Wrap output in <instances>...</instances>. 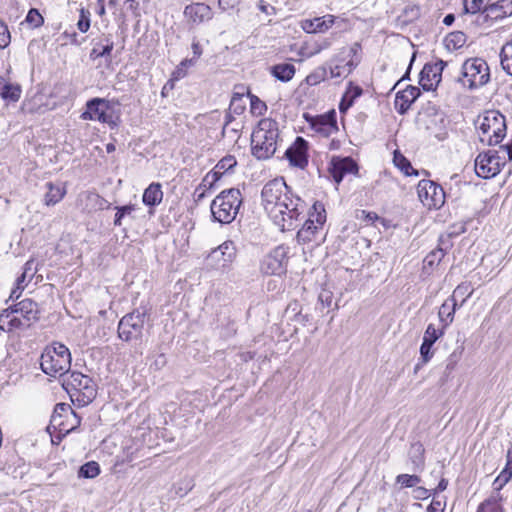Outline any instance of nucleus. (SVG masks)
<instances>
[{
    "mask_svg": "<svg viewBox=\"0 0 512 512\" xmlns=\"http://www.w3.org/2000/svg\"><path fill=\"white\" fill-rule=\"evenodd\" d=\"M512 478V446L507 450L506 453V464L504 469L500 473V480L502 482H509Z\"/></svg>",
    "mask_w": 512,
    "mask_h": 512,
    "instance_id": "48",
    "label": "nucleus"
},
{
    "mask_svg": "<svg viewBox=\"0 0 512 512\" xmlns=\"http://www.w3.org/2000/svg\"><path fill=\"white\" fill-rule=\"evenodd\" d=\"M11 41L10 32L7 25L0 20V49L6 48Z\"/></svg>",
    "mask_w": 512,
    "mask_h": 512,
    "instance_id": "55",
    "label": "nucleus"
},
{
    "mask_svg": "<svg viewBox=\"0 0 512 512\" xmlns=\"http://www.w3.org/2000/svg\"><path fill=\"white\" fill-rule=\"evenodd\" d=\"M433 345L422 342L420 346V358L418 363L415 365L414 371H417L426 363H428L434 355L432 350Z\"/></svg>",
    "mask_w": 512,
    "mask_h": 512,
    "instance_id": "39",
    "label": "nucleus"
},
{
    "mask_svg": "<svg viewBox=\"0 0 512 512\" xmlns=\"http://www.w3.org/2000/svg\"><path fill=\"white\" fill-rule=\"evenodd\" d=\"M420 95V89L412 85H408L404 90L397 92L394 102L397 112L402 115L405 114Z\"/></svg>",
    "mask_w": 512,
    "mask_h": 512,
    "instance_id": "21",
    "label": "nucleus"
},
{
    "mask_svg": "<svg viewBox=\"0 0 512 512\" xmlns=\"http://www.w3.org/2000/svg\"><path fill=\"white\" fill-rule=\"evenodd\" d=\"M117 213L115 214L114 225L121 226L122 218L126 215H130L135 210V205L129 204L124 206L115 207Z\"/></svg>",
    "mask_w": 512,
    "mask_h": 512,
    "instance_id": "51",
    "label": "nucleus"
},
{
    "mask_svg": "<svg viewBox=\"0 0 512 512\" xmlns=\"http://www.w3.org/2000/svg\"><path fill=\"white\" fill-rule=\"evenodd\" d=\"M151 324L145 309H135L124 315L118 323V337L128 343L141 344L150 333Z\"/></svg>",
    "mask_w": 512,
    "mask_h": 512,
    "instance_id": "4",
    "label": "nucleus"
},
{
    "mask_svg": "<svg viewBox=\"0 0 512 512\" xmlns=\"http://www.w3.org/2000/svg\"><path fill=\"white\" fill-rule=\"evenodd\" d=\"M396 482L401 484L403 487H414L421 482V478L417 475L400 474L396 477Z\"/></svg>",
    "mask_w": 512,
    "mask_h": 512,
    "instance_id": "50",
    "label": "nucleus"
},
{
    "mask_svg": "<svg viewBox=\"0 0 512 512\" xmlns=\"http://www.w3.org/2000/svg\"><path fill=\"white\" fill-rule=\"evenodd\" d=\"M466 41L467 36L462 31L451 32L445 37L444 40L445 46L449 50H457L462 48L465 45Z\"/></svg>",
    "mask_w": 512,
    "mask_h": 512,
    "instance_id": "32",
    "label": "nucleus"
},
{
    "mask_svg": "<svg viewBox=\"0 0 512 512\" xmlns=\"http://www.w3.org/2000/svg\"><path fill=\"white\" fill-rule=\"evenodd\" d=\"M114 48V43L110 39H106V44L99 49L98 47H94L90 52V58L95 60L99 57H105L111 59V52Z\"/></svg>",
    "mask_w": 512,
    "mask_h": 512,
    "instance_id": "40",
    "label": "nucleus"
},
{
    "mask_svg": "<svg viewBox=\"0 0 512 512\" xmlns=\"http://www.w3.org/2000/svg\"><path fill=\"white\" fill-rule=\"evenodd\" d=\"M463 346H458L447 358L445 372L450 373L454 370L463 354Z\"/></svg>",
    "mask_w": 512,
    "mask_h": 512,
    "instance_id": "45",
    "label": "nucleus"
},
{
    "mask_svg": "<svg viewBox=\"0 0 512 512\" xmlns=\"http://www.w3.org/2000/svg\"><path fill=\"white\" fill-rule=\"evenodd\" d=\"M319 301L323 304L329 307L331 305L332 297L329 292H323L319 295Z\"/></svg>",
    "mask_w": 512,
    "mask_h": 512,
    "instance_id": "63",
    "label": "nucleus"
},
{
    "mask_svg": "<svg viewBox=\"0 0 512 512\" xmlns=\"http://www.w3.org/2000/svg\"><path fill=\"white\" fill-rule=\"evenodd\" d=\"M445 329H436L434 324H429L424 332L423 341L424 343L434 345V343L444 334Z\"/></svg>",
    "mask_w": 512,
    "mask_h": 512,
    "instance_id": "41",
    "label": "nucleus"
},
{
    "mask_svg": "<svg viewBox=\"0 0 512 512\" xmlns=\"http://www.w3.org/2000/svg\"><path fill=\"white\" fill-rule=\"evenodd\" d=\"M456 307L457 302L449 298L440 306L438 317L443 329H446L453 322Z\"/></svg>",
    "mask_w": 512,
    "mask_h": 512,
    "instance_id": "25",
    "label": "nucleus"
},
{
    "mask_svg": "<svg viewBox=\"0 0 512 512\" xmlns=\"http://www.w3.org/2000/svg\"><path fill=\"white\" fill-rule=\"evenodd\" d=\"M304 118L315 132L324 137H329L338 131L336 112L334 109L316 116L305 113Z\"/></svg>",
    "mask_w": 512,
    "mask_h": 512,
    "instance_id": "15",
    "label": "nucleus"
},
{
    "mask_svg": "<svg viewBox=\"0 0 512 512\" xmlns=\"http://www.w3.org/2000/svg\"><path fill=\"white\" fill-rule=\"evenodd\" d=\"M425 449L422 443L414 442L410 446L409 459L413 464V471H421L425 464Z\"/></svg>",
    "mask_w": 512,
    "mask_h": 512,
    "instance_id": "28",
    "label": "nucleus"
},
{
    "mask_svg": "<svg viewBox=\"0 0 512 512\" xmlns=\"http://www.w3.org/2000/svg\"><path fill=\"white\" fill-rule=\"evenodd\" d=\"M462 76L467 79L470 89H477L489 82V66L482 58L467 59L462 65Z\"/></svg>",
    "mask_w": 512,
    "mask_h": 512,
    "instance_id": "10",
    "label": "nucleus"
},
{
    "mask_svg": "<svg viewBox=\"0 0 512 512\" xmlns=\"http://www.w3.org/2000/svg\"><path fill=\"white\" fill-rule=\"evenodd\" d=\"M37 272V268L33 259L28 260L23 266L22 274L17 278V289L23 290L25 286L32 280Z\"/></svg>",
    "mask_w": 512,
    "mask_h": 512,
    "instance_id": "30",
    "label": "nucleus"
},
{
    "mask_svg": "<svg viewBox=\"0 0 512 512\" xmlns=\"http://www.w3.org/2000/svg\"><path fill=\"white\" fill-rule=\"evenodd\" d=\"M502 496L498 492H493L491 496L480 504L477 512H504L500 501Z\"/></svg>",
    "mask_w": 512,
    "mask_h": 512,
    "instance_id": "31",
    "label": "nucleus"
},
{
    "mask_svg": "<svg viewBox=\"0 0 512 512\" xmlns=\"http://www.w3.org/2000/svg\"><path fill=\"white\" fill-rule=\"evenodd\" d=\"M415 492L417 493L416 498L417 499H426L430 496V492L428 489L424 487H418L416 488Z\"/></svg>",
    "mask_w": 512,
    "mask_h": 512,
    "instance_id": "64",
    "label": "nucleus"
},
{
    "mask_svg": "<svg viewBox=\"0 0 512 512\" xmlns=\"http://www.w3.org/2000/svg\"><path fill=\"white\" fill-rule=\"evenodd\" d=\"M326 221V211L324 205L316 201L312 205V211L309 212V218L305 221L302 228L297 232L296 239L298 243H309L316 240V235L322 229Z\"/></svg>",
    "mask_w": 512,
    "mask_h": 512,
    "instance_id": "9",
    "label": "nucleus"
},
{
    "mask_svg": "<svg viewBox=\"0 0 512 512\" xmlns=\"http://www.w3.org/2000/svg\"><path fill=\"white\" fill-rule=\"evenodd\" d=\"M87 200L99 210L109 209L111 204L97 193H88Z\"/></svg>",
    "mask_w": 512,
    "mask_h": 512,
    "instance_id": "49",
    "label": "nucleus"
},
{
    "mask_svg": "<svg viewBox=\"0 0 512 512\" xmlns=\"http://www.w3.org/2000/svg\"><path fill=\"white\" fill-rule=\"evenodd\" d=\"M503 9V6L499 4V2L497 3H491V4H487L484 6L483 8V14H485V18H494V19H497L499 17L502 16V14H504L505 12L502 11Z\"/></svg>",
    "mask_w": 512,
    "mask_h": 512,
    "instance_id": "46",
    "label": "nucleus"
},
{
    "mask_svg": "<svg viewBox=\"0 0 512 512\" xmlns=\"http://www.w3.org/2000/svg\"><path fill=\"white\" fill-rule=\"evenodd\" d=\"M245 104L242 101H236V100H231L230 101V106H229V111L232 112L233 114H236V115H241L244 111H245Z\"/></svg>",
    "mask_w": 512,
    "mask_h": 512,
    "instance_id": "58",
    "label": "nucleus"
},
{
    "mask_svg": "<svg viewBox=\"0 0 512 512\" xmlns=\"http://www.w3.org/2000/svg\"><path fill=\"white\" fill-rule=\"evenodd\" d=\"M26 22L33 28H38L43 25L44 18L35 8H31L26 15Z\"/></svg>",
    "mask_w": 512,
    "mask_h": 512,
    "instance_id": "47",
    "label": "nucleus"
},
{
    "mask_svg": "<svg viewBox=\"0 0 512 512\" xmlns=\"http://www.w3.org/2000/svg\"><path fill=\"white\" fill-rule=\"evenodd\" d=\"M361 94L362 89L358 86L346 91L339 104L340 112L345 113L353 105L355 99Z\"/></svg>",
    "mask_w": 512,
    "mask_h": 512,
    "instance_id": "34",
    "label": "nucleus"
},
{
    "mask_svg": "<svg viewBox=\"0 0 512 512\" xmlns=\"http://www.w3.org/2000/svg\"><path fill=\"white\" fill-rule=\"evenodd\" d=\"M359 59L356 62L354 60H349L347 62L341 61L340 63H336L334 65H330V77L338 78V77H346L349 75L352 70L358 65Z\"/></svg>",
    "mask_w": 512,
    "mask_h": 512,
    "instance_id": "29",
    "label": "nucleus"
},
{
    "mask_svg": "<svg viewBox=\"0 0 512 512\" xmlns=\"http://www.w3.org/2000/svg\"><path fill=\"white\" fill-rule=\"evenodd\" d=\"M237 248L233 241L227 240L213 249L208 255V261L215 263L217 267L226 268L236 258Z\"/></svg>",
    "mask_w": 512,
    "mask_h": 512,
    "instance_id": "20",
    "label": "nucleus"
},
{
    "mask_svg": "<svg viewBox=\"0 0 512 512\" xmlns=\"http://www.w3.org/2000/svg\"><path fill=\"white\" fill-rule=\"evenodd\" d=\"M0 96L4 100L17 102L21 96V87L13 84L0 75Z\"/></svg>",
    "mask_w": 512,
    "mask_h": 512,
    "instance_id": "23",
    "label": "nucleus"
},
{
    "mask_svg": "<svg viewBox=\"0 0 512 512\" xmlns=\"http://www.w3.org/2000/svg\"><path fill=\"white\" fill-rule=\"evenodd\" d=\"M258 8L261 12L266 15H272L275 13V8L264 0H260L258 3Z\"/></svg>",
    "mask_w": 512,
    "mask_h": 512,
    "instance_id": "60",
    "label": "nucleus"
},
{
    "mask_svg": "<svg viewBox=\"0 0 512 512\" xmlns=\"http://www.w3.org/2000/svg\"><path fill=\"white\" fill-rule=\"evenodd\" d=\"M393 162L397 168H399L405 175L418 176V171L414 169L410 163V161L404 157L400 152L396 151L394 153Z\"/></svg>",
    "mask_w": 512,
    "mask_h": 512,
    "instance_id": "35",
    "label": "nucleus"
},
{
    "mask_svg": "<svg viewBox=\"0 0 512 512\" xmlns=\"http://www.w3.org/2000/svg\"><path fill=\"white\" fill-rule=\"evenodd\" d=\"M417 193L419 200L429 209L440 208L445 202V192L443 188L431 180H421L417 185Z\"/></svg>",
    "mask_w": 512,
    "mask_h": 512,
    "instance_id": "12",
    "label": "nucleus"
},
{
    "mask_svg": "<svg viewBox=\"0 0 512 512\" xmlns=\"http://www.w3.org/2000/svg\"><path fill=\"white\" fill-rule=\"evenodd\" d=\"M41 370L51 377L64 376L71 367V353L62 343L47 346L40 357Z\"/></svg>",
    "mask_w": 512,
    "mask_h": 512,
    "instance_id": "5",
    "label": "nucleus"
},
{
    "mask_svg": "<svg viewBox=\"0 0 512 512\" xmlns=\"http://www.w3.org/2000/svg\"><path fill=\"white\" fill-rule=\"evenodd\" d=\"M335 19V16L330 14L325 15L323 17L315 18L313 21L310 22L311 31L315 33L325 32L330 27H332V25L335 22Z\"/></svg>",
    "mask_w": 512,
    "mask_h": 512,
    "instance_id": "36",
    "label": "nucleus"
},
{
    "mask_svg": "<svg viewBox=\"0 0 512 512\" xmlns=\"http://www.w3.org/2000/svg\"><path fill=\"white\" fill-rule=\"evenodd\" d=\"M237 164V161L234 156H225L223 157L216 165V168L219 170H222L224 173L231 170L235 165Z\"/></svg>",
    "mask_w": 512,
    "mask_h": 512,
    "instance_id": "54",
    "label": "nucleus"
},
{
    "mask_svg": "<svg viewBox=\"0 0 512 512\" xmlns=\"http://www.w3.org/2000/svg\"><path fill=\"white\" fill-rule=\"evenodd\" d=\"M278 138V123L271 118L261 119L251 135L252 155L259 160L269 159L276 152Z\"/></svg>",
    "mask_w": 512,
    "mask_h": 512,
    "instance_id": "3",
    "label": "nucleus"
},
{
    "mask_svg": "<svg viewBox=\"0 0 512 512\" xmlns=\"http://www.w3.org/2000/svg\"><path fill=\"white\" fill-rule=\"evenodd\" d=\"M288 247L284 245L277 246L268 255H266L261 263V271L267 275L281 276L287 271L288 263Z\"/></svg>",
    "mask_w": 512,
    "mask_h": 512,
    "instance_id": "14",
    "label": "nucleus"
},
{
    "mask_svg": "<svg viewBox=\"0 0 512 512\" xmlns=\"http://www.w3.org/2000/svg\"><path fill=\"white\" fill-rule=\"evenodd\" d=\"M238 3V0H219L218 5L221 9L227 10L233 8Z\"/></svg>",
    "mask_w": 512,
    "mask_h": 512,
    "instance_id": "62",
    "label": "nucleus"
},
{
    "mask_svg": "<svg viewBox=\"0 0 512 512\" xmlns=\"http://www.w3.org/2000/svg\"><path fill=\"white\" fill-rule=\"evenodd\" d=\"M504 159L498 155L497 151L489 150L480 153L475 159V172L478 177L489 179L496 176L504 165Z\"/></svg>",
    "mask_w": 512,
    "mask_h": 512,
    "instance_id": "13",
    "label": "nucleus"
},
{
    "mask_svg": "<svg viewBox=\"0 0 512 512\" xmlns=\"http://www.w3.org/2000/svg\"><path fill=\"white\" fill-rule=\"evenodd\" d=\"M261 199L264 210L281 231L294 229L307 209L305 201L292 192L283 177L268 181L262 188Z\"/></svg>",
    "mask_w": 512,
    "mask_h": 512,
    "instance_id": "1",
    "label": "nucleus"
},
{
    "mask_svg": "<svg viewBox=\"0 0 512 512\" xmlns=\"http://www.w3.org/2000/svg\"><path fill=\"white\" fill-rule=\"evenodd\" d=\"M308 142L301 136H297L293 144L285 151V158L289 164L299 169H305L308 165Z\"/></svg>",
    "mask_w": 512,
    "mask_h": 512,
    "instance_id": "19",
    "label": "nucleus"
},
{
    "mask_svg": "<svg viewBox=\"0 0 512 512\" xmlns=\"http://www.w3.org/2000/svg\"><path fill=\"white\" fill-rule=\"evenodd\" d=\"M184 15L192 24L199 25L212 19L213 12L210 6L204 3H194L185 7Z\"/></svg>",
    "mask_w": 512,
    "mask_h": 512,
    "instance_id": "22",
    "label": "nucleus"
},
{
    "mask_svg": "<svg viewBox=\"0 0 512 512\" xmlns=\"http://www.w3.org/2000/svg\"><path fill=\"white\" fill-rule=\"evenodd\" d=\"M51 423L61 432L69 433L81 424V417L78 416L69 404H56L51 416Z\"/></svg>",
    "mask_w": 512,
    "mask_h": 512,
    "instance_id": "11",
    "label": "nucleus"
},
{
    "mask_svg": "<svg viewBox=\"0 0 512 512\" xmlns=\"http://www.w3.org/2000/svg\"><path fill=\"white\" fill-rule=\"evenodd\" d=\"M483 0H464V11L470 14L483 12Z\"/></svg>",
    "mask_w": 512,
    "mask_h": 512,
    "instance_id": "52",
    "label": "nucleus"
},
{
    "mask_svg": "<svg viewBox=\"0 0 512 512\" xmlns=\"http://www.w3.org/2000/svg\"><path fill=\"white\" fill-rule=\"evenodd\" d=\"M215 185V182H212V179L210 178L209 173L205 175V177L202 179L201 183L197 187V191H200L202 188L209 190Z\"/></svg>",
    "mask_w": 512,
    "mask_h": 512,
    "instance_id": "61",
    "label": "nucleus"
},
{
    "mask_svg": "<svg viewBox=\"0 0 512 512\" xmlns=\"http://www.w3.org/2000/svg\"><path fill=\"white\" fill-rule=\"evenodd\" d=\"M271 74L281 82L290 81L296 72L295 66L290 63H280L270 68Z\"/></svg>",
    "mask_w": 512,
    "mask_h": 512,
    "instance_id": "26",
    "label": "nucleus"
},
{
    "mask_svg": "<svg viewBox=\"0 0 512 512\" xmlns=\"http://www.w3.org/2000/svg\"><path fill=\"white\" fill-rule=\"evenodd\" d=\"M242 194L237 188L223 190L212 201L210 209L214 221L221 224L231 223L237 216L242 204Z\"/></svg>",
    "mask_w": 512,
    "mask_h": 512,
    "instance_id": "6",
    "label": "nucleus"
},
{
    "mask_svg": "<svg viewBox=\"0 0 512 512\" xmlns=\"http://www.w3.org/2000/svg\"><path fill=\"white\" fill-rule=\"evenodd\" d=\"M447 62L438 60L431 64L427 63L419 74V85L425 91H433L437 88L441 81L442 71L444 70Z\"/></svg>",
    "mask_w": 512,
    "mask_h": 512,
    "instance_id": "17",
    "label": "nucleus"
},
{
    "mask_svg": "<svg viewBox=\"0 0 512 512\" xmlns=\"http://www.w3.org/2000/svg\"><path fill=\"white\" fill-rule=\"evenodd\" d=\"M63 388L70 395L73 402L79 406H86L91 403L97 395L96 384L87 375L73 371L63 378Z\"/></svg>",
    "mask_w": 512,
    "mask_h": 512,
    "instance_id": "7",
    "label": "nucleus"
},
{
    "mask_svg": "<svg viewBox=\"0 0 512 512\" xmlns=\"http://www.w3.org/2000/svg\"><path fill=\"white\" fill-rule=\"evenodd\" d=\"M445 504H442L440 500L433 498L430 505L427 507V512H444Z\"/></svg>",
    "mask_w": 512,
    "mask_h": 512,
    "instance_id": "59",
    "label": "nucleus"
},
{
    "mask_svg": "<svg viewBox=\"0 0 512 512\" xmlns=\"http://www.w3.org/2000/svg\"><path fill=\"white\" fill-rule=\"evenodd\" d=\"M326 69L321 68L318 72L312 73L307 76L306 81L309 85H316L325 78Z\"/></svg>",
    "mask_w": 512,
    "mask_h": 512,
    "instance_id": "56",
    "label": "nucleus"
},
{
    "mask_svg": "<svg viewBox=\"0 0 512 512\" xmlns=\"http://www.w3.org/2000/svg\"><path fill=\"white\" fill-rule=\"evenodd\" d=\"M163 191L160 183H151L144 191L142 201L145 205L154 207L161 203Z\"/></svg>",
    "mask_w": 512,
    "mask_h": 512,
    "instance_id": "24",
    "label": "nucleus"
},
{
    "mask_svg": "<svg viewBox=\"0 0 512 512\" xmlns=\"http://www.w3.org/2000/svg\"><path fill=\"white\" fill-rule=\"evenodd\" d=\"M38 304L26 298L10 306L0 314V329L11 332L15 329H27L39 319Z\"/></svg>",
    "mask_w": 512,
    "mask_h": 512,
    "instance_id": "2",
    "label": "nucleus"
},
{
    "mask_svg": "<svg viewBox=\"0 0 512 512\" xmlns=\"http://www.w3.org/2000/svg\"><path fill=\"white\" fill-rule=\"evenodd\" d=\"M445 256V251L443 248L438 247L432 250L423 260V269H433L435 266L439 265L441 260Z\"/></svg>",
    "mask_w": 512,
    "mask_h": 512,
    "instance_id": "37",
    "label": "nucleus"
},
{
    "mask_svg": "<svg viewBox=\"0 0 512 512\" xmlns=\"http://www.w3.org/2000/svg\"><path fill=\"white\" fill-rule=\"evenodd\" d=\"M237 328L234 321H228L227 326L221 329L220 335L223 338H230L236 334Z\"/></svg>",
    "mask_w": 512,
    "mask_h": 512,
    "instance_id": "57",
    "label": "nucleus"
},
{
    "mask_svg": "<svg viewBox=\"0 0 512 512\" xmlns=\"http://www.w3.org/2000/svg\"><path fill=\"white\" fill-rule=\"evenodd\" d=\"M500 63L503 70L512 76V40L507 42L500 51Z\"/></svg>",
    "mask_w": 512,
    "mask_h": 512,
    "instance_id": "33",
    "label": "nucleus"
},
{
    "mask_svg": "<svg viewBox=\"0 0 512 512\" xmlns=\"http://www.w3.org/2000/svg\"><path fill=\"white\" fill-rule=\"evenodd\" d=\"M100 474V466L96 461H89L83 464L78 470V477L93 479Z\"/></svg>",
    "mask_w": 512,
    "mask_h": 512,
    "instance_id": "38",
    "label": "nucleus"
},
{
    "mask_svg": "<svg viewBox=\"0 0 512 512\" xmlns=\"http://www.w3.org/2000/svg\"><path fill=\"white\" fill-rule=\"evenodd\" d=\"M479 139L489 146L500 143L506 134L505 117L496 111L488 112L480 121Z\"/></svg>",
    "mask_w": 512,
    "mask_h": 512,
    "instance_id": "8",
    "label": "nucleus"
},
{
    "mask_svg": "<svg viewBox=\"0 0 512 512\" xmlns=\"http://www.w3.org/2000/svg\"><path fill=\"white\" fill-rule=\"evenodd\" d=\"M109 103L102 98H93L86 103V110L81 114L82 120L99 121L111 125L112 115L107 113Z\"/></svg>",
    "mask_w": 512,
    "mask_h": 512,
    "instance_id": "18",
    "label": "nucleus"
},
{
    "mask_svg": "<svg viewBox=\"0 0 512 512\" xmlns=\"http://www.w3.org/2000/svg\"><path fill=\"white\" fill-rule=\"evenodd\" d=\"M77 27L83 33L87 32L90 28V13L84 8L80 10V18L77 22Z\"/></svg>",
    "mask_w": 512,
    "mask_h": 512,
    "instance_id": "53",
    "label": "nucleus"
},
{
    "mask_svg": "<svg viewBox=\"0 0 512 512\" xmlns=\"http://www.w3.org/2000/svg\"><path fill=\"white\" fill-rule=\"evenodd\" d=\"M248 96L250 97V111L253 115L261 116L267 110V106L265 102L260 100L257 96L250 94L248 91Z\"/></svg>",
    "mask_w": 512,
    "mask_h": 512,
    "instance_id": "43",
    "label": "nucleus"
},
{
    "mask_svg": "<svg viewBox=\"0 0 512 512\" xmlns=\"http://www.w3.org/2000/svg\"><path fill=\"white\" fill-rule=\"evenodd\" d=\"M471 294L472 289L470 285L467 283H462L456 287V289L453 291L452 296L449 299H454V301L457 302V298L461 297L462 301L460 306H462L466 299L471 296Z\"/></svg>",
    "mask_w": 512,
    "mask_h": 512,
    "instance_id": "44",
    "label": "nucleus"
},
{
    "mask_svg": "<svg viewBox=\"0 0 512 512\" xmlns=\"http://www.w3.org/2000/svg\"><path fill=\"white\" fill-rule=\"evenodd\" d=\"M47 192L44 201L47 206H52L60 202L66 194L65 188L61 184L46 183Z\"/></svg>",
    "mask_w": 512,
    "mask_h": 512,
    "instance_id": "27",
    "label": "nucleus"
},
{
    "mask_svg": "<svg viewBox=\"0 0 512 512\" xmlns=\"http://www.w3.org/2000/svg\"><path fill=\"white\" fill-rule=\"evenodd\" d=\"M358 170L357 162L350 156H333L328 166V171L336 184H340L347 174H357Z\"/></svg>",
    "mask_w": 512,
    "mask_h": 512,
    "instance_id": "16",
    "label": "nucleus"
},
{
    "mask_svg": "<svg viewBox=\"0 0 512 512\" xmlns=\"http://www.w3.org/2000/svg\"><path fill=\"white\" fill-rule=\"evenodd\" d=\"M420 16V9L416 5L406 6L403 10L402 15L399 16V20L403 24H408L416 20Z\"/></svg>",
    "mask_w": 512,
    "mask_h": 512,
    "instance_id": "42",
    "label": "nucleus"
}]
</instances>
